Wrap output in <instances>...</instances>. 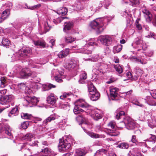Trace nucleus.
Here are the masks:
<instances>
[{
  "instance_id": "nucleus-1",
  "label": "nucleus",
  "mask_w": 156,
  "mask_h": 156,
  "mask_svg": "<svg viewBox=\"0 0 156 156\" xmlns=\"http://www.w3.org/2000/svg\"><path fill=\"white\" fill-rule=\"evenodd\" d=\"M103 19L97 18L91 22L90 26L91 28L96 30L98 33L102 32L103 30L102 28L104 24Z\"/></svg>"
},
{
  "instance_id": "nucleus-2",
  "label": "nucleus",
  "mask_w": 156,
  "mask_h": 156,
  "mask_svg": "<svg viewBox=\"0 0 156 156\" xmlns=\"http://www.w3.org/2000/svg\"><path fill=\"white\" fill-rule=\"evenodd\" d=\"M145 102L150 106H156V102L150 96L146 97L145 99L143 98L139 99L137 101V106L143 107H144L143 103Z\"/></svg>"
},
{
  "instance_id": "nucleus-3",
  "label": "nucleus",
  "mask_w": 156,
  "mask_h": 156,
  "mask_svg": "<svg viewBox=\"0 0 156 156\" xmlns=\"http://www.w3.org/2000/svg\"><path fill=\"white\" fill-rule=\"evenodd\" d=\"M76 104L77 106H75L73 110V112L76 114H79L80 112L83 111V110L81 109H80L78 106L83 108H87L89 106L88 104L86 103L85 101L83 100H79L77 101L76 102Z\"/></svg>"
},
{
  "instance_id": "nucleus-4",
  "label": "nucleus",
  "mask_w": 156,
  "mask_h": 156,
  "mask_svg": "<svg viewBox=\"0 0 156 156\" xmlns=\"http://www.w3.org/2000/svg\"><path fill=\"white\" fill-rule=\"evenodd\" d=\"M141 145L142 146L141 149L142 151L143 152H145V150H143V148L147 147L148 148H152V150L154 151L155 148V142L154 141H147L146 142L139 143L137 144V146Z\"/></svg>"
},
{
  "instance_id": "nucleus-5",
  "label": "nucleus",
  "mask_w": 156,
  "mask_h": 156,
  "mask_svg": "<svg viewBox=\"0 0 156 156\" xmlns=\"http://www.w3.org/2000/svg\"><path fill=\"white\" fill-rule=\"evenodd\" d=\"M98 40L105 45L108 46L110 44L112 41V37L108 35H104L100 36Z\"/></svg>"
},
{
  "instance_id": "nucleus-6",
  "label": "nucleus",
  "mask_w": 156,
  "mask_h": 156,
  "mask_svg": "<svg viewBox=\"0 0 156 156\" xmlns=\"http://www.w3.org/2000/svg\"><path fill=\"white\" fill-rule=\"evenodd\" d=\"M123 122L126 125L127 129H134L135 126V123L134 121L129 117L124 118Z\"/></svg>"
},
{
  "instance_id": "nucleus-7",
  "label": "nucleus",
  "mask_w": 156,
  "mask_h": 156,
  "mask_svg": "<svg viewBox=\"0 0 156 156\" xmlns=\"http://www.w3.org/2000/svg\"><path fill=\"white\" fill-rule=\"evenodd\" d=\"M20 74L23 78H27L30 76L33 78L36 76V75L34 73L29 70H22L20 72Z\"/></svg>"
},
{
  "instance_id": "nucleus-8",
  "label": "nucleus",
  "mask_w": 156,
  "mask_h": 156,
  "mask_svg": "<svg viewBox=\"0 0 156 156\" xmlns=\"http://www.w3.org/2000/svg\"><path fill=\"white\" fill-rule=\"evenodd\" d=\"M62 139H59L60 144L58 146L59 151H62L69 149L71 147L70 143H66L64 140L63 141V142H62Z\"/></svg>"
},
{
  "instance_id": "nucleus-9",
  "label": "nucleus",
  "mask_w": 156,
  "mask_h": 156,
  "mask_svg": "<svg viewBox=\"0 0 156 156\" xmlns=\"http://www.w3.org/2000/svg\"><path fill=\"white\" fill-rule=\"evenodd\" d=\"M21 148L23 149V152L25 156H31L32 152L31 151L32 147L27 144L24 143L21 146Z\"/></svg>"
},
{
  "instance_id": "nucleus-10",
  "label": "nucleus",
  "mask_w": 156,
  "mask_h": 156,
  "mask_svg": "<svg viewBox=\"0 0 156 156\" xmlns=\"http://www.w3.org/2000/svg\"><path fill=\"white\" fill-rule=\"evenodd\" d=\"M14 97L12 95H6L1 97L0 99V103L2 105L5 104L8 102L13 101Z\"/></svg>"
},
{
  "instance_id": "nucleus-11",
  "label": "nucleus",
  "mask_w": 156,
  "mask_h": 156,
  "mask_svg": "<svg viewBox=\"0 0 156 156\" xmlns=\"http://www.w3.org/2000/svg\"><path fill=\"white\" fill-rule=\"evenodd\" d=\"M109 88L111 97L112 100H114L118 96V89L113 87H110Z\"/></svg>"
},
{
  "instance_id": "nucleus-12",
  "label": "nucleus",
  "mask_w": 156,
  "mask_h": 156,
  "mask_svg": "<svg viewBox=\"0 0 156 156\" xmlns=\"http://www.w3.org/2000/svg\"><path fill=\"white\" fill-rule=\"evenodd\" d=\"M91 116L95 120H98L101 119L102 117L100 111L98 110L92 112Z\"/></svg>"
},
{
  "instance_id": "nucleus-13",
  "label": "nucleus",
  "mask_w": 156,
  "mask_h": 156,
  "mask_svg": "<svg viewBox=\"0 0 156 156\" xmlns=\"http://www.w3.org/2000/svg\"><path fill=\"white\" fill-rule=\"evenodd\" d=\"M142 12L146 21L148 23L150 22L152 19V15L151 12L147 9L143 10Z\"/></svg>"
},
{
  "instance_id": "nucleus-14",
  "label": "nucleus",
  "mask_w": 156,
  "mask_h": 156,
  "mask_svg": "<svg viewBox=\"0 0 156 156\" xmlns=\"http://www.w3.org/2000/svg\"><path fill=\"white\" fill-rule=\"evenodd\" d=\"M47 101L48 104L54 105L56 101V97L53 94H51L47 97Z\"/></svg>"
},
{
  "instance_id": "nucleus-15",
  "label": "nucleus",
  "mask_w": 156,
  "mask_h": 156,
  "mask_svg": "<svg viewBox=\"0 0 156 156\" xmlns=\"http://www.w3.org/2000/svg\"><path fill=\"white\" fill-rule=\"evenodd\" d=\"M87 153V151L85 150L79 149L76 150L74 156H84Z\"/></svg>"
},
{
  "instance_id": "nucleus-16",
  "label": "nucleus",
  "mask_w": 156,
  "mask_h": 156,
  "mask_svg": "<svg viewBox=\"0 0 156 156\" xmlns=\"http://www.w3.org/2000/svg\"><path fill=\"white\" fill-rule=\"evenodd\" d=\"M26 101L29 103L31 104L34 105H36L38 101L37 98L35 97H28Z\"/></svg>"
},
{
  "instance_id": "nucleus-17",
  "label": "nucleus",
  "mask_w": 156,
  "mask_h": 156,
  "mask_svg": "<svg viewBox=\"0 0 156 156\" xmlns=\"http://www.w3.org/2000/svg\"><path fill=\"white\" fill-rule=\"evenodd\" d=\"M73 23L72 22H65L64 23V28L63 30L66 32L67 33V31L70 30L73 27Z\"/></svg>"
},
{
  "instance_id": "nucleus-18",
  "label": "nucleus",
  "mask_w": 156,
  "mask_h": 156,
  "mask_svg": "<svg viewBox=\"0 0 156 156\" xmlns=\"http://www.w3.org/2000/svg\"><path fill=\"white\" fill-rule=\"evenodd\" d=\"M140 19H137V36L140 37L142 36V27L141 25L139 22Z\"/></svg>"
},
{
  "instance_id": "nucleus-19",
  "label": "nucleus",
  "mask_w": 156,
  "mask_h": 156,
  "mask_svg": "<svg viewBox=\"0 0 156 156\" xmlns=\"http://www.w3.org/2000/svg\"><path fill=\"white\" fill-rule=\"evenodd\" d=\"M76 120L78 122H81L85 124L88 125L90 123L88 122L87 119L85 117L79 115L76 117Z\"/></svg>"
},
{
  "instance_id": "nucleus-20",
  "label": "nucleus",
  "mask_w": 156,
  "mask_h": 156,
  "mask_svg": "<svg viewBox=\"0 0 156 156\" xmlns=\"http://www.w3.org/2000/svg\"><path fill=\"white\" fill-rule=\"evenodd\" d=\"M69 49H66L64 50L61 51L58 54V56L59 58H63L66 57L69 54Z\"/></svg>"
},
{
  "instance_id": "nucleus-21",
  "label": "nucleus",
  "mask_w": 156,
  "mask_h": 156,
  "mask_svg": "<svg viewBox=\"0 0 156 156\" xmlns=\"http://www.w3.org/2000/svg\"><path fill=\"white\" fill-rule=\"evenodd\" d=\"M31 50L29 48H27L20 52V55L21 56L25 57L27 55L30 53Z\"/></svg>"
},
{
  "instance_id": "nucleus-22",
  "label": "nucleus",
  "mask_w": 156,
  "mask_h": 156,
  "mask_svg": "<svg viewBox=\"0 0 156 156\" xmlns=\"http://www.w3.org/2000/svg\"><path fill=\"white\" fill-rule=\"evenodd\" d=\"M34 138V136L33 134L31 133H28L26 134L23 137V139L27 140L30 141Z\"/></svg>"
},
{
  "instance_id": "nucleus-23",
  "label": "nucleus",
  "mask_w": 156,
  "mask_h": 156,
  "mask_svg": "<svg viewBox=\"0 0 156 156\" xmlns=\"http://www.w3.org/2000/svg\"><path fill=\"white\" fill-rule=\"evenodd\" d=\"M10 14V11L9 9H6L2 13V17L4 21L5 19H6Z\"/></svg>"
},
{
  "instance_id": "nucleus-24",
  "label": "nucleus",
  "mask_w": 156,
  "mask_h": 156,
  "mask_svg": "<svg viewBox=\"0 0 156 156\" xmlns=\"http://www.w3.org/2000/svg\"><path fill=\"white\" fill-rule=\"evenodd\" d=\"M122 47V45L121 44L115 46L113 48V51L114 53L119 52L121 51Z\"/></svg>"
},
{
  "instance_id": "nucleus-25",
  "label": "nucleus",
  "mask_w": 156,
  "mask_h": 156,
  "mask_svg": "<svg viewBox=\"0 0 156 156\" xmlns=\"http://www.w3.org/2000/svg\"><path fill=\"white\" fill-rule=\"evenodd\" d=\"M67 9L65 7H62L57 11V13L61 15H66L67 12Z\"/></svg>"
},
{
  "instance_id": "nucleus-26",
  "label": "nucleus",
  "mask_w": 156,
  "mask_h": 156,
  "mask_svg": "<svg viewBox=\"0 0 156 156\" xmlns=\"http://www.w3.org/2000/svg\"><path fill=\"white\" fill-rule=\"evenodd\" d=\"M88 90L90 94H92L94 92L97 90L95 87L94 86L93 83H90L88 85Z\"/></svg>"
},
{
  "instance_id": "nucleus-27",
  "label": "nucleus",
  "mask_w": 156,
  "mask_h": 156,
  "mask_svg": "<svg viewBox=\"0 0 156 156\" xmlns=\"http://www.w3.org/2000/svg\"><path fill=\"white\" fill-rule=\"evenodd\" d=\"M4 129L5 130L6 134H7L9 136L11 135V129L9 125H5L4 126Z\"/></svg>"
},
{
  "instance_id": "nucleus-28",
  "label": "nucleus",
  "mask_w": 156,
  "mask_h": 156,
  "mask_svg": "<svg viewBox=\"0 0 156 156\" xmlns=\"http://www.w3.org/2000/svg\"><path fill=\"white\" fill-rule=\"evenodd\" d=\"M50 22V21L49 20H48L44 24V29L46 32L49 31L51 27L50 24H49Z\"/></svg>"
},
{
  "instance_id": "nucleus-29",
  "label": "nucleus",
  "mask_w": 156,
  "mask_h": 156,
  "mask_svg": "<svg viewBox=\"0 0 156 156\" xmlns=\"http://www.w3.org/2000/svg\"><path fill=\"white\" fill-rule=\"evenodd\" d=\"M55 119V118L51 115L50 116L46 119H45L43 122V124L44 125H46L48 122H50L52 120H53Z\"/></svg>"
},
{
  "instance_id": "nucleus-30",
  "label": "nucleus",
  "mask_w": 156,
  "mask_h": 156,
  "mask_svg": "<svg viewBox=\"0 0 156 156\" xmlns=\"http://www.w3.org/2000/svg\"><path fill=\"white\" fill-rule=\"evenodd\" d=\"M72 61V60H69L67 61L64 65V66L65 68H66V69H73V67L72 63H70V62Z\"/></svg>"
},
{
  "instance_id": "nucleus-31",
  "label": "nucleus",
  "mask_w": 156,
  "mask_h": 156,
  "mask_svg": "<svg viewBox=\"0 0 156 156\" xmlns=\"http://www.w3.org/2000/svg\"><path fill=\"white\" fill-rule=\"evenodd\" d=\"M64 40L65 42L67 43H71L74 41L75 39L71 36H66L64 37Z\"/></svg>"
},
{
  "instance_id": "nucleus-32",
  "label": "nucleus",
  "mask_w": 156,
  "mask_h": 156,
  "mask_svg": "<svg viewBox=\"0 0 156 156\" xmlns=\"http://www.w3.org/2000/svg\"><path fill=\"white\" fill-rule=\"evenodd\" d=\"M67 19V17H60L56 19L53 20V22L55 24L60 23L62 20L65 19Z\"/></svg>"
},
{
  "instance_id": "nucleus-33",
  "label": "nucleus",
  "mask_w": 156,
  "mask_h": 156,
  "mask_svg": "<svg viewBox=\"0 0 156 156\" xmlns=\"http://www.w3.org/2000/svg\"><path fill=\"white\" fill-rule=\"evenodd\" d=\"M114 67L118 73L119 74L123 72V69L119 64H117L114 66Z\"/></svg>"
},
{
  "instance_id": "nucleus-34",
  "label": "nucleus",
  "mask_w": 156,
  "mask_h": 156,
  "mask_svg": "<svg viewBox=\"0 0 156 156\" xmlns=\"http://www.w3.org/2000/svg\"><path fill=\"white\" fill-rule=\"evenodd\" d=\"M90 96V99L92 101H95L98 99L100 96L99 93H96L95 94V95H91Z\"/></svg>"
},
{
  "instance_id": "nucleus-35",
  "label": "nucleus",
  "mask_w": 156,
  "mask_h": 156,
  "mask_svg": "<svg viewBox=\"0 0 156 156\" xmlns=\"http://www.w3.org/2000/svg\"><path fill=\"white\" fill-rule=\"evenodd\" d=\"M129 146V145L128 144L126 143H122L119 144L117 147L119 148L127 149Z\"/></svg>"
},
{
  "instance_id": "nucleus-36",
  "label": "nucleus",
  "mask_w": 156,
  "mask_h": 156,
  "mask_svg": "<svg viewBox=\"0 0 156 156\" xmlns=\"http://www.w3.org/2000/svg\"><path fill=\"white\" fill-rule=\"evenodd\" d=\"M21 117L23 119H30L31 118L32 116L30 114L23 113L21 114Z\"/></svg>"
},
{
  "instance_id": "nucleus-37",
  "label": "nucleus",
  "mask_w": 156,
  "mask_h": 156,
  "mask_svg": "<svg viewBox=\"0 0 156 156\" xmlns=\"http://www.w3.org/2000/svg\"><path fill=\"white\" fill-rule=\"evenodd\" d=\"M2 44L4 46H8L10 44V41L8 39L4 38L2 40Z\"/></svg>"
},
{
  "instance_id": "nucleus-38",
  "label": "nucleus",
  "mask_w": 156,
  "mask_h": 156,
  "mask_svg": "<svg viewBox=\"0 0 156 156\" xmlns=\"http://www.w3.org/2000/svg\"><path fill=\"white\" fill-rule=\"evenodd\" d=\"M87 134L92 138H98L100 137V135L98 134L93 132H88Z\"/></svg>"
},
{
  "instance_id": "nucleus-39",
  "label": "nucleus",
  "mask_w": 156,
  "mask_h": 156,
  "mask_svg": "<svg viewBox=\"0 0 156 156\" xmlns=\"http://www.w3.org/2000/svg\"><path fill=\"white\" fill-rule=\"evenodd\" d=\"M34 44L35 45H39L42 47H44L45 45V43L41 41H37L34 42Z\"/></svg>"
},
{
  "instance_id": "nucleus-40",
  "label": "nucleus",
  "mask_w": 156,
  "mask_h": 156,
  "mask_svg": "<svg viewBox=\"0 0 156 156\" xmlns=\"http://www.w3.org/2000/svg\"><path fill=\"white\" fill-rule=\"evenodd\" d=\"M125 115V113L123 111H121L117 113L116 115V118L118 119L122 118V116Z\"/></svg>"
},
{
  "instance_id": "nucleus-41",
  "label": "nucleus",
  "mask_w": 156,
  "mask_h": 156,
  "mask_svg": "<svg viewBox=\"0 0 156 156\" xmlns=\"http://www.w3.org/2000/svg\"><path fill=\"white\" fill-rule=\"evenodd\" d=\"M87 78L86 73L84 72H83L80 75V80H80H85Z\"/></svg>"
},
{
  "instance_id": "nucleus-42",
  "label": "nucleus",
  "mask_w": 156,
  "mask_h": 156,
  "mask_svg": "<svg viewBox=\"0 0 156 156\" xmlns=\"http://www.w3.org/2000/svg\"><path fill=\"white\" fill-rule=\"evenodd\" d=\"M138 62L139 63H141L142 64H144L147 63V61L145 59H143L142 58H137V62Z\"/></svg>"
},
{
  "instance_id": "nucleus-43",
  "label": "nucleus",
  "mask_w": 156,
  "mask_h": 156,
  "mask_svg": "<svg viewBox=\"0 0 156 156\" xmlns=\"http://www.w3.org/2000/svg\"><path fill=\"white\" fill-rule=\"evenodd\" d=\"M81 52L87 54H90L91 53V51L89 50H87L85 48H81Z\"/></svg>"
},
{
  "instance_id": "nucleus-44",
  "label": "nucleus",
  "mask_w": 156,
  "mask_h": 156,
  "mask_svg": "<svg viewBox=\"0 0 156 156\" xmlns=\"http://www.w3.org/2000/svg\"><path fill=\"white\" fill-rule=\"evenodd\" d=\"M41 151L45 154L52 153V152L51 150L48 148H45L44 149H42Z\"/></svg>"
},
{
  "instance_id": "nucleus-45",
  "label": "nucleus",
  "mask_w": 156,
  "mask_h": 156,
  "mask_svg": "<svg viewBox=\"0 0 156 156\" xmlns=\"http://www.w3.org/2000/svg\"><path fill=\"white\" fill-rule=\"evenodd\" d=\"M66 119H64L58 124V126L59 127L62 128V127L65 126L66 125Z\"/></svg>"
},
{
  "instance_id": "nucleus-46",
  "label": "nucleus",
  "mask_w": 156,
  "mask_h": 156,
  "mask_svg": "<svg viewBox=\"0 0 156 156\" xmlns=\"http://www.w3.org/2000/svg\"><path fill=\"white\" fill-rule=\"evenodd\" d=\"M146 37L147 38H152L153 37V38L156 39V35L153 33L151 32H149L147 35H146Z\"/></svg>"
},
{
  "instance_id": "nucleus-47",
  "label": "nucleus",
  "mask_w": 156,
  "mask_h": 156,
  "mask_svg": "<svg viewBox=\"0 0 156 156\" xmlns=\"http://www.w3.org/2000/svg\"><path fill=\"white\" fill-rule=\"evenodd\" d=\"M70 63H72L73 67L74 68L76 66L79 65L78 63L79 61L77 60H72V61L70 62Z\"/></svg>"
},
{
  "instance_id": "nucleus-48",
  "label": "nucleus",
  "mask_w": 156,
  "mask_h": 156,
  "mask_svg": "<svg viewBox=\"0 0 156 156\" xmlns=\"http://www.w3.org/2000/svg\"><path fill=\"white\" fill-rule=\"evenodd\" d=\"M140 44H141L142 48L143 49H145L147 48V47L145 46L144 44L143 43V41L141 39H139L138 41H137V45Z\"/></svg>"
},
{
  "instance_id": "nucleus-49",
  "label": "nucleus",
  "mask_w": 156,
  "mask_h": 156,
  "mask_svg": "<svg viewBox=\"0 0 156 156\" xmlns=\"http://www.w3.org/2000/svg\"><path fill=\"white\" fill-rule=\"evenodd\" d=\"M18 111V107L16 106L12 109L10 112V114H14L17 113Z\"/></svg>"
},
{
  "instance_id": "nucleus-50",
  "label": "nucleus",
  "mask_w": 156,
  "mask_h": 156,
  "mask_svg": "<svg viewBox=\"0 0 156 156\" xmlns=\"http://www.w3.org/2000/svg\"><path fill=\"white\" fill-rule=\"evenodd\" d=\"M116 123L115 122L113 121H111L108 124V126L110 127L111 128L114 129L115 127Z\"/></svg>"
},
{
  "instance_id": "nucleus-51",
  "label": "nucleus",
  "mask_w": 156,
  "mask_h": 156,
  "mask_svg": "<svg viewBox=\"0 0 156 156\" xmlns=\"http://www.w3.org/2000/svg\"><path fill=\"white\" fill-rule=\"evenodd\" d=\"M149 126L151 128L156 127V121L155 120H152V122H151L149 124Z\"/></svg>"
},
{
  "instance_id": "nucleus-52",
  "label": "nucleus",
  "mask_w": 156,
  "mask_h": 156,
  "mask_svg": "<svg viewBox=\"0 0 156 156\" xmlns=\"http://www.w3.org/2000/svg\"><path fill=\"white\" fill-rule=\"evenodd\" d=\"M29 125V123L28 122H24L21 124V126L22 128L25 129L27 128Z\"/></svg>"
},
{
  "instance_id": "nucleus-53",
  "label": "nucleus",
  "mask_w": 156,
  "mask_h": 156,
  "mask_svg": "<svg viewBox=\"0 0 156 156\" xmlns=\"http://www.w3.org/2000/svg\"><path fill=\"white\" fill-rule=\"evenodd\" d=\"M107 152V151L105 149H100L99 151H97L95 154L97 155L99 154H101L102 153H105Z\"/></svg>"
},
{
  "instance_id": "nucleus-54",
  "label": "nucleus",
  "mask_w": 156,
  "mask_h": 156,
  "mask_svg": "<svg viewBox=\"0 0 156 156\" xmlns=\"http://www.w3.org/2000/svg\"><path fill=\"white\" fill-rule=\"evenodd\" d=\"M98 56L96 55L94 57H92L91 58H89L87 59V60H90L94 62H96L98 61Z\"/></svg>"
},
{
  "instance_id": "nucleus-55",
  "label": "nucleus",
  "mask_w": 156,
  "mask_h": 156,
  "mask_svg": "<svg viewBox=\"0 0 156 156\" xmlns=\"http://www.w3.org/2000/svg\"><path fill=\"white\" fill-rule=\"evenodd\" d=\"M69 93H64L62 95L60 96V98L62 99H63L64 98L67 97L68 96H69Z\"/></svg>"
},
{
  "instance_id": "nucleus-56",
  "label": "nucleus",
  "mask_w": 156,
  "mask_h": 156,
  "mask_svg": "<svg viewBox=\"0 0 156 156\" xmlns=\"http://www.w3.org/2000/svg\"><path fill=\"white\" fill-rule=\"evenodd\" d=\"M151 91L153 92L150 93L151 95L153 98L156 99V89L152 90Z\"/></svg>"
},
{
  "instance_id": "nucleus-57",
  "label": "nucleus",
  "mask_w": 156,
  "mask_h": 156,
  "mask_svg": "<svg viewBox=\"0 0 156 156\" xmlns=\"http://www.w3.org/2000/svg\"><path fill=\"white\" fill-rule=\"evenodd\" d=\"M66 141H67L68 142H73L74 140L72 137L70 136H68L67 137V139H65Z\"/></svg>"
},
{
  "instance_id": "nucleus-58",
  "label": "nucleus",
  "mask_w": 156,
  "mask_h": 156,
  "mask_svg": "<svg viewBox=\"0 0 156 156\" xmlns=\"http://www.w3.org/2000/svg\"><path fill=\"white\" fill-rule=\"evenodd\" d=\"M131 141L132 142L136 144V136L135 135H133L132 136V138L131 139Z\"/></svg>"
},
{
  "instance_id": "nucleus-59",
  "label": "nucleus",
  "mask_w": 156,
  "mask_h": 156,
  "mask_svg": "<svg viewBox=\"0 0 156 156\" xmlns=\"http://www.w3.org/2000/svg\"><path fill=\"white\" fill-rule=\"evenodd\" d=\"M126 75L127 76V77H128V79L124 80H123L124 81L127 80L128 79H130V78H132V74L130 72H127V73H126Z\"/></svg>"
},
{
  "instance_id": "nucleus-60",
  "label": "nucleus",
  "mask_w": 156,
  "mask_h": 156,
  "mask_svg": "<svg viewBox=\"0 0 156 156\" xmlns=\"http://www.w3.org/2000/svg\"><path fill=\"white\" fill-rule=\"evenodd\" d=\"M46 87H48V89H47L46 90H49L52 87L55 88V86L51 84H48L46 85Z\"/></svg>"
},
{
  "instance_id": "nucleus-61",
  "label": "nucleus",
  "mask_w": 156,
  "mask_h": 156,
  "mask_svg": "<svg viewBox=\"0 0 156 156\" xmlns=\"http://www.w3.org/2000/svg\"><path fill=\"white\" fill-rule=\"evenodd\" d=\"M109 134L112 136H115L117 135L115 132H114L113 130H110Z\"/></svg>"
},
{
  "instance_id": "nucleus-62",
  "label": "nucleus",
  "mask_w": 156,
  "mask_h": 156,
  "mask_svg": "<svg viewBox=\"0 0 156 156\" xmlns=\"http://www.w3.org/2000/svg\"><path fill=\"white\" fill-rule=\"evenodd\" d=\"M129 4L133 7H135L136 5V1L135 0H133V1H129Z\"/></svg>"
},
{
  "instance_id": "nucleus-63",
  "label": "nucleus",
  "mask_w": 156,
  "mask_h": 156,
  "mask_svg": "<svg viewBox=\"0 0 156 156\" xmlns=\"http://www.w3.org/2000/svg\"><path fill=\"white\" fill-rule=\"evenodd\" d=\"M55 80L57 82L61 83L62 82V79L57 76H55Z\"/></svg>"
},
{
  "instance_id": "nucleus-64",
  "label": "nucleus",
  "mask_w": 156,
  "mask_h": 156,
  "mask_svg": "<svg viewBox=\"0 0 156 156\" xmlns=\"http://www.w3.org/2000/svg\"><path fill=\"white\" fill-rule=\"evenodd\" d=\"M40 6H41L40 4H38L37 5H34V6L32 7L31 8H30V7L28 8L27 7V8H28V9H30L33 10V9H36V8H37V7Z\"/></svg>"
}]
</instances>
